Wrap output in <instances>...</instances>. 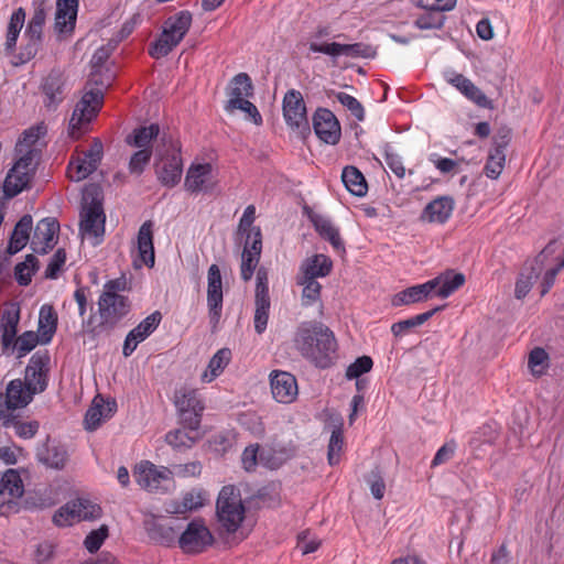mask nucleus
I'll use <instances>...</instances> for the list:
<instances>
[{
    "label": "nucleus",
    "instance_id": "1",
    "mask_svg": "<svg viewBox=\"0 0 564 564\" xmlns=\"http://www.w3.org/2000/svg\"><path fill=\"white\" fill-rule=\"evenodd\" d=\"M294 344L301 355L318 368H328L336 358L337 341L334 333L322 323H302L297 327Z\"/></svg>",
    "mask_w": 564,
    "mask_h": 564
},
{
    "label": "nucleus",
    "instance_id": "2",
    "mask_svg": "<svg viewBox=\"0 0 564 564\" xmlns=\"http://www.w3.org/2000/svg\"><path fill=\"white\" fill-rule=\"evenodd\" d=\"M99 87L88 89L75 105L68 123V135L73 140L80 139L89 130L91 121L97 117L104 102V88L109 84L97 79V73H91L88 84Z\"/></svg>",
    "mask_w": 564,
    "mask_h": 564
},
{
    "label": "nucleus",
    "instance_id": "3",
    "mask_svg": "<svg viewBox=\"0 0 564 564\" xmlns=\"http://www.w3.org/2000/svg\"><path fill=\"white\" fill-rule=\"evenodd\" d=\"M124 289L126 282L120 279L110 280L105 283L98 300L101 326L113 328L130 312L128 297L119 293Z\"/></svg>",
    "mask_w": 564,
    "mask_h": 564
},
{
    "label": "nucleus",
    "instance_id": "4",
    "mask_svg": "<svg viewBox=\"0 0 564 564\" xmlns=\"http://www.w3.org/2000/svg\"><path fill=\"white\" fill-rule=\"evenodd\" d=\"M192 25L189 11H180L164 21L160 36L151 44L149 54L153 58H162L176 47Z\"/></svg>",
    "mask_w": 564,
    "mask_h": 564
},
{
    "label": "nucleus",
    "instance_id": "5",
    "mask_svg": "<svg viewBox=\"0 0 564 564\" xmlns=\"http://www.w3.org/2000/svg\"><path fill=\"white\" fill-rule=\"evenodd\" d=\"M246 509L235 486H224L216 502V514L221 528L235 533L245 519Z\"/></svg>",
    "mask_w": 564,
    "mask_h": 564
},
{
    "label": "nucleus",
    "instance_id": "6",
    "mask_svg": "<svg viewBox=\"0 0 564 564\" xmlns=\"http://www.w3.org/2000/svg\"><path fill=\"white\" fill-rule=\"evenodd\" d=\"M84 202L85 205L80 212V235L95 238L94 245H99L105 234L106 221L101 200L87 189L84 194Z\"/></svg>",
    "mask_w": 564,
    "mask_h": 564
},
{
    "label": "nucleus",
    "instance_id": "7",
    "mask_svg": "<svg viewBox=\"0 0 564 564\" xmlns=\"http://www.w3.org/2000/svg\"><path fill=\"white\" fill-rule=\"evenodd\" d=\"M174 404L181 416L183 427L196 432L200 426L205 410L203 400L197 390L182 388L175 392Z\"/></svg>",
    "mask_w": 564,
    "mask_h": 564
},
{
    "label": "nucleus",
    "instance_id": "8",
    "mask_svg": "<svg viewBox=\"0 0 564 564\" xmlns=\"http://www.w3.org/2000/svg\"><path fill=\"white\" fill-rule=\"evenodd\" d=\"M134 478L141 488L150 492H166L173 485L172 470L149 460H143L137 466Z\"/></svg>",
    "mask_w": 564,
    "mask_h": 564
},
{
    "label": "nucleus",
    "instance_id": "9",
    "mask_svg": "<svg viewBox=\"0 0 564 564\" xmlns=\"http://www.w3.org/2000/svg\"><path fill=\"white\" fill-rule=\"evenodd\" d=\"M34 174L32 151L24 153L8 172L3 188L7 197H14L28 188Z\"/></svg>",
    "mask_w": 564,
    "mask_h": 564
},
{
    "label": "nucleus",
    "instance_id": "10",
    "mask_svg": "<svg viewBox=\"0 0 564 564\" xmlns=\"http://www.w3.org/2000/svg\"><path fill=\"white\" fill-rule=\"evenodd\" d=\"M34 394L25 387L21 379L11 380L6 389L4 405L0 404V421L9 427L13 421V411L26 406L33 400Z\"/></svg>",
    "mask_w": 564,
    "mask_h": 564
},
{
    "label": "nucleus",
    "instance_id": "11",
    "mask_svg": "<svg viewBox=\"0 0 564 564\" xmlns=\"http://www.w3.org/2000/svg\"><path fill=\"white\" fill-rule=\"evenodd\" d=\"M256 294H254V329L260 335L268 326L269 311H270V295H269V274L264 267L257 270L256 275Z\"/></svg>",
    "mask_w": 564,
    "mask_h": 564
},
{
    "label": "nucleus",
    "instance_id": "12",
    "mask_svg": "<svg viewBox=\"0 0 564 564\" xmlns=\"http://www.w3.org/2000/svg\"><path fill=\"white\" fill-rule=\"evenodd\" d=\"M50 355L47 351H36L32 355L25 368V387L35 395L42 393L48 384Z\"/></svg>",
    "mask_w": 564,
    "mask_h": 564
},
{
    "label": "nucleus",
    "instance_id": "13",
    "mask_svg": "<svg viewBox=\"0 0 564 564\" xmlns=\"http://www.w3.org/2000/svg\"><path fill=\"white\" fill-rule=\"evenodd\" d=\"M178 545L185 553H202L213 544L214 538L203 520H193L178 536Z\"/></svg>",
    "mask_w": 564,
    "mask_h": 564
},
{
    "label": "nucleus",
    "instance_id": "14",
    "mask_svg": "<svg viewBox=\"0 0 564 564\" xmlns=\"http://www.w3.org/2000/svg\"><path fill=\"white\" fill-rule=\"evenodd\" d=\"M283 116L288 126L301 133L310 131L306 106L299 90H289L283 98Z\"/></svg>",
    "mask_w": 564,
    "mask_h": 564
},
{
    "label": "nucleus",
    "instance_id": "15",
    "mask_svg": "<svg viewBox=\"0 0 564 564\" xmlns=\"http://www.w3.org/2000/svg\"><path fill=\"white\" fill-rule=\"evenodd\" d=\"M207 307L209 323L216 328L223 312V279L217 264H212L207 273Z\"/></svg>",
    "mask_w": 564,
    "mask_h": 564
},
{
    "label": "nucleus",
    "instance_id": "16",
    "mask_svg": "<svg viewBox=\"0 0 564 564\" xmlns=\"http://www.w3.org/2000/svg\"><path fill=\"white\" fill-rule=\"evenodd\" d=\"M310 51L314 53H323L332 57L344 55L354 58H373L377 54L376 50L371 45L365 43L340 44L337 42L317 43L313 41L310 43Z\"/></svg>",
    "mask_w": 564,
    "mask_h": 564
},
{
    "label": "nucleus",
    "instance_id": "17",
    "mask_svg": "<svg viewBox=\"0 0 564 564\" xmlns=\"http://www.w3.org/2000/svg\"><path fill=\"white\" fill-rule=\"evenodd\" d=\"M262 250V235L260 228H254L247 235L241 253L240 275L245 282L251 280L257 269Z\"/></svg>",
    "mask_w": 564,
    "mask_h": 564
},
{
    "label": "nucleus",
    "instance_id": "18",
    "mask_svg": "<svg viewBox=\"0 0 564 564\" xmlns=\"http://www.w3.org/2000/svg\"><path fill=\"white\" fill-rule=\"evenodd\" d=\"M170 147L171 153H169V150H166V155L159 152L161 162L156 165V175L164 186L173 187L181 180L183 163L177 145L171 141Z\"/></svg>",
    "mask_w": 564,
    "mask_h": 564
},
{
    "label": "nucleus",
    "instance_id": "19",
    "mask_svg": "<svg viewBox=\"0 0 564 564\" xmlns=\"http://www.w3.org/2000/svg\"><path fill=\"white\" fill-rule=\"evenodd\" d=\"M313 128L317 138L326 144L339 142L341 130L336 116L326 108H318L313 115Z\"/></svg>",
    "mask_w": 564,
    "mask_h": 564
},
{
    "label": "nucleus",
    "instance_id": "20",
    "mask_svg": "<svg viewBox=\"0 0 564 564\" xmlns=\"http://www.w3.org/2000/svg\"><path fill=\"white\" fill-rule=\"evenodd\" d=\"M176 520L166 517L150 516L143 524L148 536L155 543L171 545L177 539Z\"/></svg>",
    "mask_w": 564,
    "mask_h": 564
},
{
    "label": "nucleus",
    "instance_id": "21",
    "mask_svg": "<svg viewBox=\"0 0 564 564\" xmlns=\"http://www.w3.org/2000/svg\"><path fill=\"white\" fill-rule=\"evenodd\" d=\"M162 321V314L159 311L153 312L132 328L123 341L122 354L129 357L137 349L138 345L144 341L159 327Z\"/></svg>",
    "mask_w": 564,
    "mask_h": 564
},
{
    "label": "nucleus",
    "instance_id": "22",
    "mask_svg": "<svg viewBox=\"0 0 564 564\" xmlns=\"http://www.w3.org/2000/svg\"><path fill=\"white\" fill-rule=\"evenodd\" d=\"M307 217L319 237L330 243L333 249L338 253H345V243L340 237L339 228L325 215L314 213L305 208Z\"/></svg>",
    "mask_w": 564,
    "mask_h": 564
},
{
    "label": "nucleus",
    "instance_id": "23",
    "mask_svg": "<svg viewBox=\"0 0 564 564\" xmlns=\"http://www.w3.org/2000/svg\"><path fill=\"white\" fill-rule=\"evenodd\" d=\"M59 230V224L55 218H43L35 226L31 239V248L35 253L45 254L56 243V234Z\"/></svg>",
    "mask_w": 564,
    "mask_h": 564
},
{
    "label": "nucleus",
    "instance_id": "24",
    "mask_svg": "<svg viewBox=\"0 0 564 564\" xmlns=\"http://www.w3.org/2000/svg\"><path fill=\"white\" fill-rule=\"evenodd\" d=\"M271 392L280 403H291L297 397V382L295 377L286 371L275 370L270 375Z\"/></svg>",
    "mask_w": 564,
    "mask_h": 564
},
{
    "label": "nucleus",
    "instance_id": "25",
    "mask_svg": "<svg viewBox=\"0 0 564 564\" xmlns=\"http://www.w3.org/2000/svg\"><path fill=\"white\" fill-rule=\"evenodd\" d=\"M445 78L448 84L459 90L466 98L482 108H492V101L467 77L455 72H446Z\"/></svg>",
    "mask_w": 564,
    "mask_h": 564
},
{
    "label": "nucleus",
    "instance_id": "26",
    "mask_svg": "<svg viewBox=\"0 0 564 564\" xmlns=\"http://www.w3.org/2000/svg\"><path fill=\"white\" fill-rule=\"evenodd\" d=\"M78 0H57L54 30L58 35L72 34L77 19Z\"/></svg>",
    "mask_w": 564,
    "mask_h": 564
},
{
    "label": "nucleus",
    "instance_id": "27",
    "mask_svg": "<svg viewBox=\"0 0 564 564\" xmlns=\"http://www.w3.org/2000/svg\"><path fill=\"white\" fill-rule=\"evenodd\" d=\"M19 322L20 307L18 304L12 303L2 312L0 319L1 347L3 354H9V348L12 346L18 334Z\"/></svg>",
    "mask_w": 564,
    "mask_h": 564
},
{
    "label": "nucleus",
    "instance_id": "28",
    "mask_svg": "<svg viewBox=\"0 0 564 564\" xmlns=\"http://www.w3.org/2000/svg\"><path fill=\"white\" fill-rule=\"evenodd\" d=\"M64 89L65 82L63 75L58 72H51L41 85L45 107L55 109L65 98Z\"/></svg>",
    "mask_w": 564,
    "mask_h": 564
},
{
    "label": "nucleus",
    "instance_id": "29",
    "mask_svg": "<svg viewBox=\"0 0 564 564\" xmlns=\"http://www.w3.org/2000/svg\"><path fill=\"white\" fill-rule=\"evenodd\" d=\"M332 269V259L326 254L317 253L303 260L300 265L297 275L304 276L308 280H317L318 278H325L329 275Z\"/></svg>",
    "mask_w": 564,
    "mask_h": 564
},
{
    "label": "nucleus",
    "instance_id": "30",
    "mask_svg": "<svg viewBox=\"0 0 564 564\" xmlns=\"http://www.w3.org/2000/svg\"><path fill=\"white\" fill-rule=\"evenodd\" d=\"M117 410L116 401L105 402L102 399L95 398L93 404L85 414V429L88 431L97 430L100 424L110 419Z\"/></svg>",
    "mask_w": 564,
    "mask_h": 564
},
{
    "label": "nucleus",
    "instance_id": "31",
    "mask_svg": "<svg viewBox=\"0 0 564 564\" xmlns=\"http://www.w3.org/2000/svg\"><path fill=\"white\" fill-rule=\"evenodd\" d=\"M455 202L451 196H440L430 202L422 213L429 223L445 224L453 214Z\"/></svg>",
    "mask_w": 564,
    "mask_h": 564
},
{
    "label": "nucleus",
    "instance_id": "32",
    "mask_svg": "<svg viewBox=\"0 0 564 564\" xmlns=\"http://www.w3.org/2000/svg\"><path fill=\"white\" fill-rule=\"evenodd\" d=\"M253 95V85L247 73L237 74L229 84L228 100L225 110L230 112V107Z\"/></svg>",
    "mask_w": 564,
    "mask_h": 564
},
{
    "label": "nucleus",
    "instance_id": "33",
    "mask_svg": "<svg viewBox=\"0 0 564 564\" xmlns=\"http://www.w3.org/2000/svg\"><path fill=\"white\" fill-rule=\"evenodd\" d=\"M433 283V295L441 299L448 297L452 293L458 290L465 283V275L463 273L448 270L438 276L430 280Z\"/></svg>",
    "mask_w": 564,
    "mask_h": 564
},
{
    "label": "nucleus",
    "instance_id": "34",
    "mask_svg": "<svg viewBox=\"0 0 564 564\" xmlns=\"http://www.w3.org/2000/svg\"><path fill=\"white\" fill-rule=\"evenodd\" d=\"M102 155L104 145L99 139H95L90 148L82 155L87 161V165L77 166L76 173L72 174V181L79 182L93 174L100 164Z\"/></svg>",
    "mask_w": 564,
    "mask_h": 564
},
{
    "label": "nucleus",
    "instance_id": "35",
    "mask_svg": "<svg viewBox=\"0 0 564 564\" xmlns=\"http://www.w3.org/2000/svg\"><path fill=\"white\" fill-rule=\"evenodd\" d=\"M433 296V283L427 281L422 284L410 286L393 296L394 306L409 305L423 302Z\"/></svg>",
    "mask_w": 564,
    "mask_h": 564
},
{
    "label": "nucleus",
    "instance_id": "36",
    "mask_svg": "<svg viewBox=\"0 0 564 564\" xmlns=\"http://www.w3.org/2000/svg\"><path fill=\"white\" fill-rule=\"evenodd\" d=\"M57 313L50 304L41 306L39 312L37 334L42 337V345H47L52 341L57 329Z\"/></svg>",
    "mask_w": 564,
    "mask_h": 564
},
{
    "label": "nucleus",
    "instance_id": "37",
    "mask_svg": "<svg viewBox=\"0 0 564 564\" xmlns=\"http://www.w3.org/2000/svg\"><path fill=\"white\" fill-rule=\"evenodd\" d=\"M32 227L33 219L31 215H24L20 218V220L15 224L9 240L7 249L9 254H15L26 246L30 239Z\"/></svg>",
    "mask_w": 564,
    "mask_h": 564
},
{
    "label": "nucleus",
    "instance_id": "38",
    "mask_svg": "<svg viewBox=\"0 0 564 564\" xmlns=\"http://www.w3.org/2000/svg\"><path fill=\"white\" fill-rule=\"evenodd\" d=\"M153 223L144 221L138 232V250L142 262L152 268L154 265V246H153Z\"/></svg>",
    "mask_w": 564,
    "mask_h": 564
},
{
    "label": "nucleus",
    "instance_id": "39",
    "mask_svg": "<svg viewBox=\"0 0 564 564\" xmlns=\"http://www.w3.org/2000/svg\"><path fill=\"white\" fill-rule=\"evenodd\" d=\"M212 174L209 163L192 164L186 173L184 186L191 193L203 191L204 185Z\"/></svg>",
    "mask_w": 564,
    "mask_h": 564
},
{
    "label": "nucleus",
    "instance_id": "40",
    "mask_svg": "<svg viewBox=\"0 0 564 564\" xmlns=\"http://www.w3.org/2000/svg\"><path fill=\"white\" fill-rule=\"evenodd\" d=\"M341 181L346 189L352 195L362 197L367 194L368 185L366 178L356 166H345L341 172Z\"/></svg>",
    "mask_w": 564,
    "mask_h": 564
},
{
    "label": "nucleus",
    "instance_id": "41",
    "mask_svg": "<svg viewBox=\"0 0 564 564\" xmlns=\"http://www.w3.org/2000/svg\"><path fill=\"white\" fill-rule=\"evenodd\" d=\"M39 460L50 468L61 470L67 464L68 453L63 445H47L39 453Z\"/></svg>",
    "mask_w": 564,
    "mask_h": 564
},
{
    "label": "nucleus",
    "instance_id": "42",
    "mask_svg": "<svg viewBox=\"0 0 564 564\" xmlns=\"http://www.w3.org/2000/svg\"><path fill=\"white\" fill-rule=\"evenodd\" d=\"M160 134V127L156 123H151L147 127L135 128L131 134L126 138L129 145L139 149H151V142Z\"/></svg>",
    "mask_w": 564,
    "mask_h": 564
},
{
    "label": "nucleus",
    "instance_id": "43",
    "mask_svg": "<svg viewBox=\"0 0 564 564\" xmlns=\"http://www.w3.org/2000/svg\"><path fill=\"white\" fill-rule=\"evenodd\" d=\"M231 351L229 348L219 349L209 360L207 369L202 375L204 382H212L217 378L230 362Z\"/></svg>",
    "mask_w": 564,
    "mask_h": 564
},
{
    "label": "nucleus",
    "instance_id": "44",
    "mask_svg": "<svg viewBox=\"0 0 564 564\" xmlns=\"http://www.w3.org/2000/svg\"><path fill=\"white\" fill-rule=\"evenodd\" d=\"M37 344H42V337L37 333L26 330L20 336H15L8 355H12L17 351V357L22 358L32 351Z\"/></svg>",
    "mask_w": 564,
    "mask_h": 564
},
{
    "label": "nucleus",
    "instance_id": "45",
    "mask_svg": "<svg viewBox=\"0 0 564 564\" xmlns=\"http://www.w3.org/2000/svg\"><path fill=\"white\" fill-rule=\"evenodd\" d=\"M24 492L20 474L14 469L7 470L0 480V496L8 495L10 499L20 498Z\"/></svg>",
    "mask_w": 564,
    "mask_h": 564
},
{
    "label": "nucleus",
    "instance_id": "46",
    "mask_svg": "<svg viewBox=\"0 0 564 564\" xmlns=\"http://www.w3.org/2000/svg\"><path fill=\"white\" fill-rule=\"evenodd\" d=\"M534 262H535V265H532L530 268V272L520 273V275L516 282L514 296L518 300H522L523 297H525L528 295V293L530 292V290L533 286V283L536 281V279L541 274L542 262H539V259H535Z\"/></svg>",
    "mask_w": 564,
    "mask_h": 564
},
{
    "label": "nucleus",
    "instance_id": "47",
    "mask_svg": "<svg viewBox=\"0 0 564 564\" xmlns=\"http://www.w3.org/2000/svg\"><path fill=\"white\" fill-rule=\"evenodd\" d=\"M443 308V306H436L427 312L417 314L415 316H412L408 319H403L397 323H393L391 326V332L394 336H402L411 328L417 327L423 325L425 322H427L435 313L440 312Z\"/></svg>",
    "mask_w": 564,
    "mask_h": 564
},
{
    "label": "nucleus",
    "instance_id": "48",
    "mask_svg": "<svg viewBox=\"0 0 564 564\" xmlns=\"http://www.w3.org/2000/svg\"><path fill=\"white\" fill-rule=\"evenodd\" d=\"M296 283L303 286L301 297L303 306H312L321 300L322 285L317 280L296 275Z\"/></svg>",
    "mask_w": 564,
    "mask_h": 564
},
{
    "label": "nucleus",
    "instance_id": "49",
    "mask_svg": "<svg viewBox=\"0 0 564 564\" xmlns=\"http://www.w3.org/2000/svg\"><path fill=\"white\" fill-rule=\"evenodd\" d=\"M39 269V261L35 256L28 254L23 262L14 268V276L19 285L26 286L31 283L33 274Z\"/></svg>",
    "mask_w": 564,
    "mask_h": 564
},
{
    "label": "nucleus",
    "instance_id": "50",
    "mask_svg": "<svg viewBox=\"0 0 564 564\" xmlns=\"http://www.w3.org/2000/svg\"><path fill=\"white\" fill-rule=\"evenodd\" d=\"M45 132L46 130L43 126H34L26 129L17 143V151L20 153H28V151H32V154L34 155V150L31 148L39 141L42 135L45 134Z\"/></svg>",
    "mask_w": 564,
    "mask_h": 564
},
{
    "label": "nucleus",
    "instance_id": "51",
    "mask_svg": "<svg viewBox=\"0 0 564 564\" xmlns=\"http://www.w3.org/2000/svg\"><path fill=\"white\" fill-rule=\"evenodd\" d=\"M505 164L506 153H502L500 150L490 149L487 162L484 167V173L487 177L497 180L503 171Z\"/></svg>",
    "mask_w": 564,
    "mask_h": 564
},
{
    "label": "nucleus",
    "instance_id": "52",
    "mask_svg": "<svg viewBox=\"0 0 564 564\" xmlns=\"http://www.w3.org/2000/svg\"><path fill=\"white\" fill-rule=\"evenodd\" d=\"M76 505L74 500L68 501L64 506H62L53 516V522L57 527H68L74 524L75 522H79L77 519Z\"/></svg>",
    "mask_w": 564,
    "mask_h": 564
},
{
    "label": "nucleus",
    "instance_id": "53",
    "mask_svg": "<svg viewBox=\"0 0 564 564\" xmlns=\"http://www.w3.org/2000/svg\"><path fill=\"white\" fill-rule=\"evenodd\" d=\"M76 505V510H78L77 519L80 521L95 520L101 517V508L85 498H77L74 500Z\"/></svg>",
    "mask_w": 564,
    "mask_h": 564
},
{
    "label": "nucleus",
    "instance_id": "54",
    "mask_svg": "<svg viewBox=\"0 0 564 564\" xmlns=\"http://www.w3.org/2000/svg\"><path fill=\"white\" fill-rule=\"evenodd\" d=\"M24 40L26 41L25 44L21 46L19 54L14 57V66L23 65L34 58L43 43V41L33 37H24Z\"/></svg>",
    "mask_w": 564,
    "mask_h": 564
},
{
    "label": "nucleus",
    "instance_id": "55",
    "mask_svg": "<svg viewBox=\"0 0 564 564\" xmlns=\"http://www.w3.org/2000/svg\"><path fill=\"white\" fill-rule=\"evenodd\" d=\"M186 429H176L165 435V441L174 448H189L196 442L197 436H192Z\"/></svg>",
    "mask_w": 564,
    "mask_h": 564
},
{
    "label": "nucleus",
    "instance_id": "56",
    "mask_svg": "<svg viewBox=\"0 0 564 564\" xmlns=\"http://www.w3.org/2000/svg\"><path fill=\"white\" fill-rule=\"evenodd\" d=\"M445 15L442 12L425 10L415 20V25L421 30L441 29L444 25Z\"/></svg>",
    "mask_w": 564,
    "mask_h": 564
},
{
    "label": "nucleus",
    "instance_id": "57",
    "mask_svg": "<svg viewBox=\"0 0 564 564\" xmlns=\"http://www.w3.org/2000/svg\"><path fill=\"white\" fill-rule=\"evenodd\" d=\"M108 532L109 530L106 524H102L98 529L90 531L84 540L86 550L90 553L97 552L105 540L108 538Z\"/></svg>",
    "mask_w": 564,
    "mask_h": 564
},
{
    "label": "nucleus",
    "instance_id": "58",
    "mask_svg": "<svg viewBox=\"0 0 564 564\" xmlns=\"http://www.w3.org/2000/svg\"><path fill=\"white\" fill-rule=\"evenodd\" d=\"M373 366L372 359L369 356L358 357L346 370V377L348 379H358L364 373L371 370Z\"/></svg>",
    "mask_w": 564,
    "mask_h": 564
},
{
    "label": "nucleus",
    "instance_id": "59",
    "mask_svg": "<svg viewBox=\"0 0 564 564\" xmlns=\"http://www.w3.org/2000/svg\"><path fill=\"white\" fill-rule=\"evenodd\" d=\"M151 156V149H140L139 151L134 152L129 162L130 173L140 175L143 172L145 165L150 162Z\"/></svg>",
    "mask_w": 564,
    "mask_h": 564
},
{
    "label": "nucleus",
    "instance_id": "60",
    "mask_svg": "<svg viewBox=\"0 0 564 564\" xmlns=\"http://www.w3.org/2000/svg\"><path fill=\"white\" fill-rule=\"evenodd\" d=\"M336 98L357 120L362 121L365 119L364 107L354 96L346 93H338Z\"/></svg>",
    "mask_w": 564,
    "mask_h": 564
},
{
    "label": "nucleus",
    "instance_id": "61",
    "mask_svg": "<svg viewBox=\"0 0 564 564\" xmlns=\"http://www.w3.org/2000/svg\"><path fill=\"white\" fill-rule=\"evenodd\" d=\"M549 356L546 351L541 347H535L529 354L528 366L531 369L532 373L541 375L543 372V368L546 365Z\"/></svg>",
    "mask_w": 564,
    "mask_h": 564
},
{
    "label": "nucleus",
    "instance_id": "62",
    "mask_svg": "<svg viewBox=\"0 0 564 564\" xmlns=\"http://www.w3.org/2000/svg\"><path fill=\"white\" fill-rule=\"evenodd\" d=\"M366 480L373 498L377 500L382 499L386 492V484L379 468L371 470Z\"/></svg>",
    "mask_w": 564,
    "mask_h": 564
},
{
    "label": "nucleus",
    "instance_id": "63",
    "mask_svg": "<svg viewBox=\"0 0 564 564\" xmlns=\"http://www.w3.org/2000/svg\"><path fill=\"white\" fill-rule=\"evenodd\" d=\"M344 438L340 430H334L328 444V463L336 465L339 462V455L343 448Z\"/></svg>",
    "mask_w": 564,
    "mask_h": 564
},
{
    "label": "nucleus",
    "instance_id": "64",
    "mask_svg": "<svg viewBox=\"0 0 564 564\" xmlns=\"http://www.w3.org/2000/svg\"><path fill=\"white\" fill-rule=\"evenodd\" d=\"M384 161L388 167L398 178H403L405 176L406 170L403 165L401 156L398 153H394L391 149H386Z\"/></svg>",
    "mask_w": 564,
    "mask_h": 564
}]
</instances>
